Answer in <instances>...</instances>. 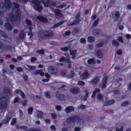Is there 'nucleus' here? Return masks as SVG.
Segmentation results:
<instances>
[{"label": "nucleus", "instance_id": "29", "mask_svg": "<svg viewBox=\"0 0 131 131\" xmlns=\"http://www.w3.org/2000/svg\"><path fill=\"white\" fill-rule=\"evenodd\" d=\"M112 44L116 47H118L119 45V42L115 40H112Z\"/></svg>", "mask_w": 131, "mask_h": 131}, {"label": "nucleus", "instance_id": "61", "mask_svg": "<svg viewBox=\"0 0 131 131\" xmlns=\"http://www.w3.org/2000/svg\"><path fill=\"white\" fill-rule=\"evenodd\" d=\"M98 21H99V19H96V20H95V21H94V23L93 24V26H95L97 25V24L98 22Z\"/></svg>", "mask_w": 131, "mask_h": 131}, {"label": "nucleus", "instance_id": "25", "mask_svg": "<svg viewBox=\"0 0 131 131\" xmlns=\"http://www.w3.org/2000/svg\"><path fill=\"white\" fill-rule=\"evenodd\" d=\"M56 97L58 99L62 100L65 99V96L62 94H57L56 95Z\"/></svg>", "mask_w": 131, "mask_h": 131}, {"label": "nucleus", "instance_id": "42", "mask_svg": "<svg viewBox=\"0 0 131 131\" xmlns=\"http://www.w3.org/2000/svg\"><path fill=\"white\" fill-rule=\"evenodd\" d=\"M32 29V28L31 27H29V30L30 31V32H29L28 34V35H30V38H31V37H32V32H31V30Z\"/></svg>", "mask_w": 131, "mask_h": 131}, {"label": "nucleus", "instance_id": "10", "mask_svg": "<svg viewBox=\"0 0 131 131\" xmlns=\"http://www.w3.org/2000/svg\"><path fill=\"white\" fill-rule=\"evenodd\" d=\"M61 10L59 9H56L54 10V13L56 18H60L63 17V15L61 12Z\"/></svg>", "mask_w": 131, "mask_h": 131}, {"label": "nucleus", "instance_id": "15", "mask_svg": "<svg viewBox=\"0 0 131 131\" xmlns=\"http://www.w3.org/2000/svg\"><path fill=\"white\" fill-rule=\"evenodd\" d=\"M88 62L89 67H93L92 65L96 63V61L94 59H90L88 60Z\"/></svg>", "mask_w": 131, "mask_h": 131}, {"label": "nucleus", "instance_id": "45", "mask_svg": "<svg viewBox=\"0 0 131 131\" xmlns=\"http://www.w3.org/2000/svg\"><path fill=\"white\" fill-rule=\"evenodd\" d=\"M122 53V51L120 49L117 50L116 53V54H117L118 55H121Z\"/></svg>", "mask_w": 131, "mask_h": 131}, {"label": "nucleus", "instance_id": "33", "mask_svg": "<svg viewBox=\"0 0 131 131\" xmlns=\"http://www.w3.org/2000/svg\"><path fill=\"white\" fill-rule=\"evenodd\" d=\"M64 22V21H61V22H59V23L56 24V25H53V26L52 27L53 28H56V27H58V26L62 24Z\"/></svg>", "mask_w": 131, "mask_h": 131}, {"label": "nucleus", "instance_id": "19", "mask_svg": "<svg viewBox=\"0 0 131 131\" xmlns=\"http://www.w3.org/2000/svg\"><path fill=\"white\" fill-rule=\"evenodd\" d=\"M5 26L6 29L8 31H10L12 30L13 28L10 23L7 22L5 24Z\"/></svg>", "mask_w": 131, "mask_h": 131}, {"label": "nucleus", "instance_id": "64", "mask_svg": "<svg viewBox=\"0 0 131 131\" xmlns=\"http://www.w3.org/2000/svg\"><path fill=\"white\" fill-rule=\"evenodd\" d=\"M123 127L122 126H121V128L119 129H118L117 128H116V131H123Z\"/></svg>", "mask_w": 131, "mask_h": 131}, {"label": "nucleus", "instance_id": "50", "mask_svg": "<svg viewBox=\"0 0 131 131\" xmlns=\"http://www.w3.org/2000/svg\"><path fill=\"white\" fill-rule=\"evenodd\" d=\"M16 91H19L20 92V94L22 98H23L25 97L24 94L22 92L21 90H17Z\"/></svg>", "mask_w": 131, "mask_h": 131}, {"label": "nucleus", "instance_id": "23", "mask_svg": "<svg viewBox=\"0 0 131 131\" xmlns=\"http://www.w3.org/2000/svg\"><path fill=\"white\" fill-rule=\"evenodd\" d=\"M74 110V108L73 106H69L66 107L65 109V111L67 113H69L71 111Z\"/></svg>", "mask_w": 131, "mask_h": 131}, {"label": "nucleus", "instance_id": "44", "mask_svg": "<svg viewBox=\"0 0 131 131\" xmlns=\"http://www.w3.org/2000/svg\"><path fill=\"white\" fill-rule=\"evenodd\" d=\"M10 90L7 87H5L4 88V92L6 93H7L9 92Z\"/></svg>", "mask_w": 131, "mask_h": 131}, {"label": "nucleus", "instance_id": "37", "mask_svg": "<svg viewBox=\"0 0 131 131\" xmlns=\"http://www.w3.org/2000/svg\"><path fill=\"white\" fill-rule=\"evenodd\" d=\"M122 81V79L121 78H118L117 80L115 82L116 85L118 84V86L121 85L120 83H119V82L121 81Z\"/></svg>", "mask_w": 131, "mask_h": 131}, {"label": "nucleus", "instance_id": "59", "mask_svg": "<svg viewBox=\"0 0 131 131\" xmlns=\"http://www.w3.org/2000/svg\"><path fill=\"white\" fill-rule=\"evenodd\" d=\"M16 69L19 72L22 71L23 70L22 68L20 67H17Z\"/></svg>", "mask_w": 131, "mask_h": 131}, {"label": "nucleus", "instance_id": "16", "mask_svg": "<svg viewBox=\"0 0 131 131\" xmlns=\"http://www.w3.org/2000/svg\"><path fill=\"white\" fill-rule=\"evenodd\" d=\"M80 15L79 13H78L77 14L76 17V20L72 23L71 25H75L79 22L81 19L80 17Z\"/></svg>", "mask_w": 131, "mask_h": 131}, {"label": "nucleus", "instance_id": "63", "mask_svg": "<svg viewBox=\"0 0 131 131\" xmlns=\"http://www.w3.org/2000/svg\"><path fill=\"white\" fill-rule=\"evenodd\" d=\"M37 60V59L35 57H33L31 59V61L32 62H34L36 61Z\"/></svg>", "mask_w": 131, "mask_h": 131}, {"label": "nucleus", "instance_id": "6", "mask_svg": "<svg viewBox=\"0 0 131 131\" xmlns=\"http://www.w3.org/2000/svg\"><path fill=\"white\" fill-rule=\"evenodd\" d=\"M79 119V118L78 116H74L67 118V121L68 123L71 122V123L72 124V126L71 127L72 128L74 126V122L78 120Z\"/></svg>", "mask_w": 131, "mask_h": 131}, {"label": "nucleus", "instance_id": "24", "mask_svg": "<svg viewBox=\"0 0 131 131\" xmlns=\"http://www.w3.org/2000/svg\"><path fill=\"white\" fill-rule=\"evenodd\" d=\"M7 104L4 102H0V108L1 109H5L6 108Z\"/></svg>", "mask_w": 131, "mask_h": 131}, {"label": "nucleus", "instance_id": "38", "mask_svg": "<svg viewBox=\"0 0 131 131\" xmlns=\"http://www.w3.org/2000/svg\"><path fill=\"white\" fill-rule=\"evenodd\" d=\"M69 60V59H66L65 57H61L59 59V61L60 62H62L63 61H65V62H67V60Z\"/></svg>", "mask_w": 131, "mask_h": 131}, {"label": "nucleus", "instance_id": "35", "mask_svg": "<svg viewBox=\"0 0 131 131\" xmlns=\"http://www.w3.org/2000/svg\"><path fill=\"white\" fill-rule=\"evenodd\" d=\"M94 37L91 36L89 37L88 38V41L90 42H94Z\"/></svg>", "mask_w": 131, "mask_h": 131}, {"label": "nucleus", "instance_id": "30", "mask_svg": "<svg viewBox=\"0 0 131 131\" xmlns=\"http://www.w3.org/2000/svg\"><path fill=\"white\" fill-rule=\"evenodd\" d=\"M71 73L70 74L68 75V77L70 78H72L74 77L75 76V73L74 71L73 70H71L70 71Z\"/></svg>", "mask_w": 131, "mask_h": 131}, {"label": "nucleus", "instance_id": "46", "mask_svg": "<svg viewBox=\"0 0 131 131\" xmlns=\"http://www.w3.org/2000/svg\"><path fill=\"white\" fill-rule=\"evenodd\" d=\"M129 103L128 102L126 101L123 103L121 105L123 106H125L128 105V104Z\"/></svg>", "mask_w": 131, "mask_h": 131}, {"label": "nucleus", "instance_id": "17", "mask_svg": "<svg viewBox=\"0 0 131 131\" xmlns=\"http://www.w3.org/2000/svg\"><path fill=\"white\" fill-rule=\"evenodd\" d=\"M89 73L87 71L83 72L80 76L81 78L82 79H85L88 78Z\"/></svg>", "mask_w": 131, "mask_h": 131}, {"label": "nucleus", "instance_id": "21", "mask_svg": "<svg viewBox=\"0 0 131 131\" xmlns=\"http://www.w3.org/2000/svg\"><path fill=\"white\" fill-rule=\"evenodd\" d=\"M95 54L98 58H101L102 57V54L101 51L98 50L95 51Z\"/></svg>", "mask_w": 131, "mask_h": 131}, {"label": "nucleus", "instance_id": "22", "mask_svg": "<svg viewBox=\"0 0 131 131\" xmlns=\"http://www.w3.org/2000/svg\"><path fill=\"white\" fill-rule=\"evenodd\" d=\"M46 2L43 0H41V1L42 3L44 5V6L46 7H47L49 6L50 5V0H45Z\"/></svg>", "mask_w": 131, "mask_h": 131}, {"label": "nucleus", "instance_id": "53", "mask_svg": "<svg viewBox=\"0 0 131 131\" xmlns=\"http://www.w3.org/2000/svg\"><path fill=\"white\" fill-rule=\"evenodd\" d=\"M8 97L7 96H5L4 97H0V99L2 101H5L8 99Z\"/></svg>", "mask_w": 131, "mask_h": 131}, {"label": "nucleus", "instance_id": "48", "mask_svg": "<svg viewBox=\"0 0 131 131\" xmlns=\"http://www.w3.org/2000/svg\"><path fill=\"white\" fill-rule=\"evenodd\" d=\"M117 39L120 42L123 43L124 42V40H123L122 37H118Z\"/></svg>", "mask_w": 131, "mask_h": 131}, {"label": "nucleus", "instance_id": "5", "mask_svg": "<svg viewBox=\"0 0 131 131\" xmlns=\"http://www.w3.org/2000/svg\"><path fill=\"white\" fill-rule=\"evenodd\" d=\"M33 19L37 22L41 21L45 23L48 21V20L46 18L42 16H35L34 17H33Z\"/></svg>", "mask_w": 131, "mask_h": 131}, {"label": "nucleus", "instance_id": "18", "mask_svg": "<svg viewBox=\"0 0 131 131\" xmlns=\"http://www.w3.org/2000/svg\"><path fill=\"white\" fill-rule=\"evenodd\" d=\"M115 102V101L114 100H112L109 101H106L103 103L104 105L105 106L110 105L112 104Z\"/></svg>", "mask_w": 131, "mask_h": 131}, {"label": "nucleus", "instance_id": "27", "mask_svg": "<svg viewBox=\"0 0 131 131\" xmlns=\"http://www.w3.org/2000/svg\"><path fill=\"white\" fill-rule=\"evenodd\" d=\"M77 52V50H75L71 51L70 52V54L72 55V58L73 59H74L75 58V55Z\"/></svg>", "mask_w": 131, "mask_h": 131}, {"label": "nucleus", "instance_id": "39", "mask_svg": "<svg viewBox=\"0 0 131 131\" xmlns=\"http://www.w3.org/2000/svg\"><path fill=\"white\" fill-rule=\"evenodd\" d=\"M0 34L2 36L5 38L7 37V35L4 33V32L0 30Z\"/></svg>", "mask_w": 131, "mask_h": 131}, {"label": "nucleus", "instance_id": "51", "mask_svg": "<svg viewBox=\"0 0 131 131\" xmlns=\"http://www.w3.org/2000/svg\"><path fill=\"white\" fill-rule=\"evenodd\" d=\"M87 48L90 50H92L93 48V45L92 44L88 45H87Z\"/></svg>", "mask_w": 131, "mask_h": 131}, {"label": "nucleus", "instance_id": "43", "mask_svg": "<svg viewBox=\"0 0 131 131\" xmlns=\"http://www.w3.org/2000/svg\"><path fill=\"white\" fill-rule=\"evenodd\" d=\"M66 62L68 63V68L70 69L71 68V61L69 60H67Z\"/></svg>", "mask_w": 131, "mask_h": 131}, {"label": "nucleus", "instance_id": "32", "mask_svg": "<svg viewBox=\"0 0 131 131\" xmlns=\"http://www.w3.org/2000/svg\"><path fill=\"white\" fill-rule=\"evenodd\" d=\"M25 34L24 31L22 30L21 31V33L19 35V37L21 39L23 38L25 36Z\"/></svg>", "mask_w": 131, "mask_h": 131}, {"label": "nucleus", "instance_id": "54", "mask_svg": "<svg viewBox=\"0 0 131 131\" xmlns=\"http://www.w3.org/2000/svg\"><path fill=\"white\" fill-rule=\"evenodd\" d=\"M80 42L84 44L86 43V41L84 38H81L80 40Z\"/></svg>", "mask_w": 131, "mask_h": 131}, {"label": "nucleus", "instance_id": "13", "mask_svg": "<svg viewBox=\"0 0 131 131\" xmlns=\"http://www.w3.org/2000/svg\"><path fill=\"white\" fill-rule=\"evenodd\" d=\"M100 78L99 77H96L89 82L93 84H96L100 81Z\"/></svg>", "mask_w": 131, "mask_h": 131}, {"label": "nucleus", "instance_id": "55", "mask_svg": "<svg viewBox=\"0 0 131 131\" xmlns=\"http://www.w3.org/2000/svg\"><path fill=\"white\" fill-rule=\"evenodd\" d=\"M66 71L65 70H62L61 72V74L63 76H64L66 75Z\"/></svg>", "mask_w": 131, "mask_h": 131}, {"label": "nucleus", "instance_id": "40", "mask_svg": "<svg viewBox=\"0 0 131 131\" xmlns=\"http://www.w3.org/2000/svg\"><path fill=\"white\" fill-rule=\"evenodd\" d=\"M16 122V118H13L12 120L11 123V125H15Z\"/></svg>", "mask_w": 131, "mask_h": 131}, {"label": "nucleus", "instance_id": "12", "mask_svg": "<svg viewBox=\"0 0 131 131\" xmlns=\"http://www.w3.org/2000/svg\"><path fill=\"white\" fill-rule=\"evenodd\" d=\"M70 91L72 93L77 94L80 92V90L78 87H73L70 89Z\"/></svg>", "mask_w": 131, "mask_h": 131}, {"label": "nucleus", "instance_id": "56", "mask_svg": "<svg viewBox=\"0 0 131 131\" xmlns=\"http://www.w3.org/2000/svg\"><path fill=\"white\" fill-rule=\"evenodd\" d=\"M26 22L28 25L31 26V21L28 19H26Z\"/></svg>", "mask_w": 131, "mask_h": 131}, {"label": "nucleus", "instance_id": "20", "mask_svg": "<svg viewBox=\"0 0 131 131\" xmlns=\"http://www.w3.org/2000/svg\"><path fill=\"white\" fill-rule=\"evenodd\" d=\"M33 73L34 74L36 75L39 74L41 76H43L44 75V73L42 72L41 70H36L34 71Z\"/></svg>", "mask_w": 131, "mask_h": 131}, {"label": "nucleus", "instance_id": "8", "mask_svg": "<svg viewBox=\"0 0 131 131\" xmlns=\"http://www.w3.org/2000/svg\"><path fill=\"white\" fill-rule=\"evenodd\" d=\"M107 77H104L102 80V83L99 85V87L102 89L105 88L107 84Z\"/></svg>", "mask_w": 131, "mask_h": 131}, {"label": "nucleus", "instance_id": "1", "mask_svg": "<svg viewBox=\"0 0 131 131\" xmlns=\"http://www.w3.org/2000/svg\"><path fill=\"white\" fill-rule=\"evenodd\" d=\"M21 12L19 10H18L16 12L15 16H14L13 13H11L9 15L11 20L13 21H16L17 20L20 19V14Z\"/></svg>", "mask_w": 131, "mask_h": 131}, {"label": "nucleus", "instance_id": "26", "mask_svg": "<svg viewBox=\"0 0 131 131\" xmlns=\"http://www.w3.org/2000/svg\"><path fill=\"white\" fill-rule=\"evenodd\" d=\"M11 118L7 116L5 118L4 120L3 121V124H6L8 123Z\"/></svg>", "mask_w": 131, "mask_h": 131}, {"label": "nucleus", "instance_id": "41", "mask_svg": "<svg viewBox=\"0 0 131 131\" xmlns=\"http://www.w3.org/2000/svg\"><path fill=\"white\" fill-rule=\"evenodd\" d=\"M78 85H79L83 86L84 85L85 83L82 81H78L77 83Z\"/></svg>", "mask_w": 131, "mask_h": 131}, {"label": "nucleus", "instance_id": "3", "mask_svg": "<svg viewBox=\"0 0 131 131\" xmlns=\"http://www.w3.org/2000/svg\"><path fill=\"white\" fill-rule=\"evenodd\" d=\"M32 5L34 7L35 9L40 12L42 9L41 3L37 0H32Z\"/></svg>", "mask_w": 131, "mask_h": 131}, {"label": "nucleus", "instance_id": "52", "mask_svg": "<svg viewBox=\"0 0 131 131\" xmlns=\"http://www.w3.org/2000/svg\"><path fill=\"white\" fill-rule=\"evenodd\" d=\"M61 50L64 51H67L68 50V48L67 47H66L64 48H61Z\"/></svg>", "mask_w": 131, "mask_h": 131}, {"label": "nucleus", "instance_id": "4", "mask_svg": "<svg viewBox=\"0 0 131 131\" xmlns=\"http://www.w3.org/2000/svg\"><path fill=\"white\" fill-rule=\"evenodd\" d=\"M40 37L43 39L47 37H51L53 36V33L51 31H44L41 32L40 34H39V35H40Z\"/></svg>", "mask_w": 131, "mask_h": 131}, {"label": "nucleus", "instance_id": "7", "mask_svg": "<svg viewBox=\"0 0 131 131\" xmlns=\"http://www.w3.org/2000/svg\"><path fill=\"white\" fill-rule=\"evenodd\" d=\"M48 72L52 74H56L58 72L57 68L55 67L50 66L48 69Z\"/></svg>", "mask_w": 131, "mask_h": 131}, {"label": "nucleus", "instance_id": "58", "mask_svg": "<svg viewBox=\"0 0 131 131\" xmlns=\"http://www.w3.org/2000/svg\"><path fill=\"white\" fill-rule=\"evenodd\" d=\"M56 109L57 111H60L61 109V107L59 105L56 106Z\"/></svg>", "mask_w": 131, "mask_h": 131}, {"label": "nucleus", "instance_id": "47", "mask_svg": "<svg viewBox=\"0 0 131 131\" xmlns=\"http://www.w3.org/2000/svg\"><path fill=\"white\" fill-rule=\"evenodd\" d=\"M37 52L42 54H43L45 53L44 50L43 49L38 50H37Z\"/></svg>", "mask_w": 131, "mask_h": 131}, {"label": "nucleus", "instance_id": "49", "mask_svg": "<svg viewBox=\"0 0 131 131\" xmlns=\"http://www.w3.org/2000/svg\"><path fill=\"white\" fill-rule=\"evenodd\" d=\"M33 108L32 107H30L28 110V113L30 114H32L33 112Z\"/></svg>", "mask_w": 131, "mask_h": 131}, {"label": "nucleus", "instance_id": "60", "mask_svg": "<svg viewBox=\"0 0 131 131\" xmlns=\"http://www.w3.org/2000/svg\"><path fill=\"white\" fill-rule=\"evenodd\" d=\"M85 106L83 105H81L79 107H78L79 109H83L85 108Z\"/></svg>", "mask_w": 131, "mask_h": 131}, {"label": "nucleus", "instance_id": "2", "mask_svg": "<svg viewBox=\"0 0 131 131\" xmlns=\"http://www.w3.org/2000/svg\"><path fill=\"white\" fill-rule=\"evenodd\" d=\"M5 4L4 5L2 3H1L0 4L1 7L2 8L4 12L6 11L7 10H9L10 9L11 5V2L9 0H5Z\"/></svg>", "mask_w": 131, "mask_h": 131}, {"label": "nucleus", "instance_id": "62", "mask_svg": "<svg viewBox=\"0 0 131 131\" xmlns=\"http://www.w3.org/2000/svg\"><path fill=\"white\" fill-rule=\"evenodd\" d=\"M50 129L54 131H55L56 130V128L53 125H51V126Z\"/></svg>", "mask_w": 131, "mask_h": 131}, {"label": "nucleus", "instance_id": "28", "mask_svg": "<svg viewBox=\"0 0 131 131\" xmlns=\"http://www.w3.org/2000/svg\"><path fill=\"white\" fill-rule=\"evenodd\" d=\"M103 96L101 94H98L97 96V99L99 101H103Z\"/></svg>", "mask_w": 131, "mask_h": 131}, {"label": "nucleus", "instance_id": "36", "mask_svg": "<svg viewBox=\"0 0 131 131\" xmlns=\"http://www.w3.org/2000/svg\"><path fill=\"white\" fill-rule=\"evenodd\" d=\"M85 94L84 96L83 100L84 101H86V100L88 97L89 93L87 90L85 91Z\"/></svg>", "mask_w": 131, "mask_h": 131}, {"label": "nucleus", "instance_id": "14", "mask_svg": "<svg viewBox=\"0 0 131 131\" xmlns=\"http://www.w3.org/2000/svg\"><path fill=\"white\" fill-rule=\"evenodd\" d=\"M101 31L98 29H94L92 31L93 34L95 36H99L101 34Z\"/></svg>", "mask_w": 131, "mask_h": 131}, {"label": "nucleus", "instance_id": "11", "mask_svg": "<svg viewBox=\"0 0 131 131\" xmlns=\"http://www.w3.org/2000/svg\"><path fill=\"white\" fill-rule=\"evenodd\" d=\"M0 49L6 51L11 50V47L9 46L4 45L3 43L0 41Z\"/></svg>", "mask_w": 131, "mask_h": 131}, {"label": "nucleus", "instance_id": "34", "mask_svg": "<svg viewBox=\"0 0 131 131\" xmlns=\"http://www.w3.org/2000/svg\"><path fill=\"white\" fill-rule=\"evenodd\" d=\"M37 116L38 118H42L43 115V113L41 111H38L37 112Z\"/></svg>", "mask_w": 131, "mask_h": 131}, {"label": "nucleus", "instance_id": "31", "mask_svg": "<svg viewBox=\"0 0 131 131\" xmlns=\"http://www.w3.org/2000/svg\"><path fill=\"white\" fill-rule=\"evenodd\" d=\"M26 66L30 71H32L36 69V67L35 66L28 65H26Z\"/></svg>", "mask_w": 131, "mask_h": 131}, {"label": "nucleus", "instance_id": "9", "mask_svg": "<svg viewBox=\"0 0 131 131\" xmlns=\"http://www.w3.org/2000/svg\"><path fill=\"white\" fill-rule=\"evenodd\" d=\"M56 85L58 86V89L63 91L67 88V87L62 83L59 82L56 83Z\"/></svg>", "mask_w": 131, "mask_h": 131}, {"label": "nucleus", "instance_id": "57", "mask_svg": "<svg viewBox=\"0 0 131 131\" xmlns=\"http://www.w3.org/2000/svg\"><path fill=\"white\" fill-rule=\"evenodd\" d=\"M115 16L117 18H118L120 16L119 14L117 12H115Z\"/></svg>", "mask_w": 131, "mask_h": 131}]
</instances>
